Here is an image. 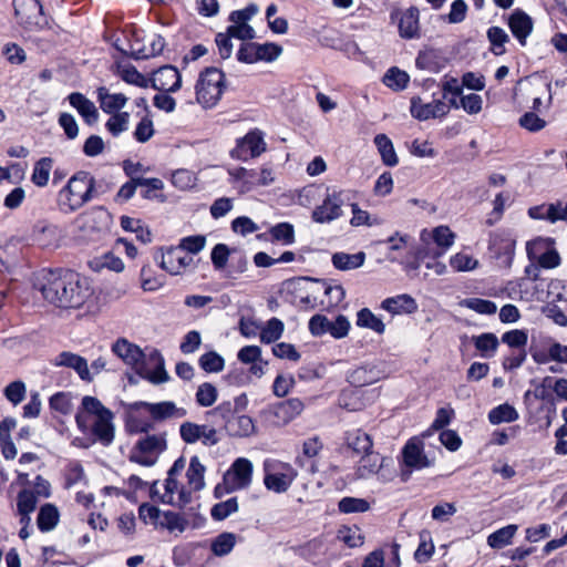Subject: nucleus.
Wrapping results in <instances>:
<instances>
[{
	"label": "nucleus",
	"instance_id": "f257e3e1",
	"mask_svg": "<svg viewBox=\"0 0 567 567\" xmlns=\"http://www.w3.org/2000/svg\"><path fill=\"white\" fill-rule=\"evenodd\" d=\"M39 290L49 303L62 309H79L93 295L85 277L66 269L43 272Z\"/></svg>",
	"mask_w": 567,
	"mask_h": 567
},
{
	"label": "nucleus",
	"instance_id": "f03ea898",
	"mask_svg": "<svg viewBox=\"0 0 567 567\" xmlns=\"http://www.w3.org/2000/svg\"><path fill=\"white\" fill-rule=\"evenodd\" d=\"M112 352L126 365L134 369L141 378L153 384L165 383L169 380L164 358L157 350L145 354L138 346L125 338H120L112 344Z\"/></svg>",
	"mask_w": 567,
	"mask_h": 567
},
{
	"label": "nucleus",
	"instance_id": "7ed1b4c3",
	"mask_svg": "<svg viewBox=\"0 0 567 567\" xmlns=\"http://www.w3.org/2000/svg\"><path fill=\"white\" fill-rule=\"evenodd\" d=\"M114 414L95 396L85 395L75 414V422L82 433L93 434L103 445L114 440Z\"/></svg>",
	"mask_w": 567,
	"mask_h": 567
},
{
	"label": "nucleus",
	"instance_id": "20e7f679",
	"mask_svg": "<svg viewBox=\"0 0 567 567\" xmlns=\"http://www.w3.org/2000/svg\"><path fill=\"white\" fill-rule=\"evenodd\" d=\"M95 178L89 172L79 171L59 192L58 204L65 213L76 212L93 198Z\"/></svg>",
	"mask_w": 567,
	"mask_h": 567
},
{
	"label": "nucleus",
	"instance_id": "39448f33",
	"mask_svg": "<svg viewBox=\"0 0 567 567\" xmlns=\"http://www.w3.org/2000/svg\"><path fill=\"white\" fill-rule=\"evenodd\" d=\"M185 466L186 461L183 456H181L174 462L173 466L168 471L165 484V488L168 494L178 493V496H186L187 494L198 492L204 487L205 467L197 456H193L190 458L189 466L186 471L187 484L179 486L177 477L182 475Z\"/></svg>",
	"mask_w": 567,
	"mask_h": 567
},
{
	"label": "nucleus",
	"instance_id": "423d86ee",
	"mask_svg": "<svg viewBox=\"0 0 567 567\" xmlns=\"http://www.w3.org/2000/svg\"><path fill=\"white\" fill-rule=\"evenodd\" d=\"M205 415L214 425L223 426L230 436L247 437L256 432L252 419L248 415H236L229 401L221 402Z\"/></svg>",
	"mask_w": 567,
	"mask_h": 567
},
{
	"label": "nucleus",
	"instance_id": "0eeeda50",
	"mask_svg": "<svg viewBox=\"0 0 567 567\" xmlns=\"http://www.w3.org/2000/svg\"><path fill=\"white\" fill-rule=\"evenodd\" d=\"M196 100L204 109H212L221 99L225 74L217 68L205 69L196 83Z\"/></svg>",
	"mask_w": 567,
	"mask_h": 567
},
{
	"label": "nucleus",
	"instance_id": "6e6552de",
	"mask_svg": "<svg viewBox=\"0 0 567 567\" xmlns=\"http://www.w3.org/2000/svg\"><path fill=\"white\" fill-rule=\"evenodd\" d=\"M252 463L245 457H238L223 476V482L215 487V496L230 494L246 488L251 483Z\"/></svg>",
	"mask_w": 567,
	"mask_h": 567
},
{
	"label": "nucleus",
	"instance_id": "1a4fd4ad",
	"mask_svg": "<svg viewBox=\"0 0 567 567\" xmlns=\"http://www.w3.org/2000/svg\"><path fill=\"white\" fill-rule=\"evenodd\" d=\"M140 518L145 524H152L157 528L167 529L171 533H183L188 523L178 513L161 511L155 506L143 504L140 506Z\"/></svg>",
	"mask_w": 567,
	"mask_h": 567
},
{
	"label": "nucleus",
	"instance_id": "9d476101",
	"mask_svg": "<svg viewBox=\"0 0 567 567\" xmlns=\"http://www.w3.org/2000/svg\"><path fill=\"white\" fill-rule=\"evenodd\" d=\"M167 449L165 434H152L137 441L131 451L130 460L143 466H153Z\"/></svg>",
	"mask_w": 567,
	"mask_h": 567
},
{
	"label": "nucleus",
	"instance_id": "9b49d317",
	"mask_svg": "<svg viewBox=\"0 0 567 567\" xmlns=\"http://www.w3.org/2000/svg\"><path fill=\"white\" fill-rule=\"evenodd\" d=\"M303 409V402L298 398H292L269 405L267 409L262 410L261 415L269 425L281 427L300 415Z\"/></svg>",
	"mask_w": 567,
	"mask_h": 567
},
{
	"label": "nucleus",
	"instance_id": "f8f14e48",
	"mask_svg": "<svg viewBox=\"0 0 567 567\" xmlns=\"http://www.w3.org/2000/svg\"><path fill=\"white\" fill-rule=\"evenodd\" d=\"M13 8L18 23L25 30L37 31L48 25L39 0H13Z\"/></svg>",
	"mask_w": 567,
	"mask_h": 567
},
{
	"label": "nucleus",
	"instance_id": "ddd939ff",
	"mask_svg": "<svg viewBox=\"0 0 567 567\" xmlns=\"http://www.w3.org/2000/svg\"><path fill=\"white\" fill-rule=\"evenodd\" d=\"M348 190L328 189V193L321 205L312 212V219L319 224H327L342 216V205L349 200Z\"/></svg>",
	"mask_w": 567,
	"mask_h": 567
},
{
	"label": "nucleus",
	"instance_id": "4468645a",
	"mask_svg": "<svg viewBox=\"0 0 567 567\" xmlns=\"http://www.w3.org/2000/svg\"><path fill=\"white\" fill-rule=\"evenodd\" d=\"M296 476L295 470L286 463L276 461L265 462L264 483L274 493H285Z\"/></svg>",
	"mask_w": 567,
	"mask_h": 567
},
{
	"label": "nucleus",
	"instance_id": "2eb2a0df",
	"mask_svg": "<svg viewBox=\"0 0 567 567\" xmlns=\"http://www.w3.org/2000/svg\"><path fill=\"white\" fill-rule=\"evenodd\" d=\"M308 327L312 336L320 337L329 333L334 339H342L348 336L351 326L343 315H339L331 321L324 315L317 313L310 318Z\"/></svg>",
	"mask_w": 567,
	"mask_h": 567
},
{
	"label": "nucleus",
	"instance_id": "dca6fc26",
	"mask_svg": "<svg viewBox=\"0 0 567 567\" xmlns=\"http://www.w3.org/2000/svg\"><path fill=\"white\" fill-rule=\"evenodd\" d=\"M266 151L264 133L258 130L249 131L244 137L237 140L236 147L231 151V157L247 161L260 156Z\"/></svg>",
	"mask_w": 567,
	"mask_h": 567
},
{
	"label": "nucleus",
	"instance_id": "f3484780",
	"mask_svg": "<svg viewBox=\"0 0 567 567\" xmlns=\"http://www.w3.org/2000/svg\"><path fill=\"white\" fill-rule=\"evenodd\" d=\"M179 435L187 444H194L202 441L204 445H216L219 442L217 430L207 424H196L184 422L179 426Z\"/></svg>",
	"mask_w": 567,
	"mask_h": 567
},
{
	"label": "nucleus",
	"instance_id": "a211bd4d",
	"mask_svg": "<svg viewBox=\"0 0 567 567\" xmlns=\"http://www.w3.org/2000/svg\"><path fill=\"white\" fill-rule=\"evenodd\" d=\"M193 262V257L185 254L178 246L161 250L159 267L169 275L178 276L184 274Z\"/></svg>",
	"mask_w": 567,
	"mask_h": 567
},
{
	"label": "nucleus",
	"instance_id": "6ab92c4d",
	"mask_svg": "<svg viewBox=\"0 0 567 567\" xmlns=\"http://www.w3.org/2000/svg\"><path fill=\"white\" fill-rule=\"evenodd\" d=\"M147 43H143L137 31L132 33L130 50L131 55L137 60H145L161 54L165 47V40L158 34H152L147 39Z\"/></svg>",
	"mask_w": 567,
	"mask_h": 567
},
{
	"label": "nucleus",
	"instance_id": "aec40b11",
	"mask_svg": "<svg viewBox=\"0 0 567 567\" xmlns=\"http://www.w3.org/2000/svg\"><path fill=\"white\" fill-rule=\"evenodd\" d=\"M410 104L411 115L419 121L443 117L450 111L447 104L442 100L424 103L420 96H413Z\"/></svg>",
	"mask_w": 567,
	"mask_h": 567
},
{
	"label": "nucleus",
	"instance_id": "412c9836",
	"mask_svg": "<svg viewBox=\"0 0 567 567\" xmlns=\"http://www.w3.org/2000/svg\"><path fill=\"white\" fill-rule=\"evenodd\" d=\"M386 377V370L382 362L367 363L354 370L348 375V381L355 388H362L373 384Z\"/></svg>",
	"mask_w": 567,
	"mask_h": 567
},
{
	"label": "nucleus",
	"instance_id": "4be33fe9",
	"mask_svg": "<svg viewBox=\"0 0 567 567\" xmlns=\"http://www.w3.org/2000/svg\"><path fill=\"white\" fill-rule=\"evenodd\" d=\"M403 464L410 470H422L430 467L433 460L424 453L423 441L419 437L410 439L402 450Z\"/></svg>",
	"mask_w": 567,
	"mask_h": 567
},
{
	"label": "nucleus",
	"instance_id": "5701e85b",
	"mask_svg": "<svg viewBox=\"0 0 567 567\" xmlns=\"http://www.w3.org/2000/svg\"><path fill=\"white\" fill-rule=\"evenodd\" d=\"M136 406L144 408L154 420L182 419L187 414L186 409L178 408L172 401H163L158 403L137 402Z\"/></svg>",
	"mask_w": 567,
	"mask_h": 567
},
{
	"label": "nucleus",
	"instance_id": "b1692460",
	"mask_svg": "<svg viewBox=\"0 0 567 567\" xmlns=\"http://www.w3.org/2000/svg\"><path fill=\"white\" fill-rule=\"evenodd\" d=\"M182 84L179 72L172 65H164L154 72L152 86L162 92H176Z\"/></svg>",
	"mask_w": 567,
	"mask_h": 567
},
{
	"label": "nucleus",
	"instance_id": "393cba45",
	"mask_svg": "<svg viewBox=\"0 0 567 567\" xmlns=\"http://www.w3.org/2000/svg\"><path fill=\"white\" fill-rule=\"evenodd\" d=\"M52 364L55 367H66L75 370L83 381L93 380V375H91L90 369L87 367V361L83 357L73 352L63 351L59 353L52 360Z\"/></svg>",
	"mask_w": 567,
	"mask_h": 567
},
{
	"label": "nucleus",
	"instance_id": "a878e982",
	"mask_svg": "<svg viewBox=\"0 0 567 567\" xmlns=\"http://www.w3.org/2000/svg\"><path fill=\"white\" fill-rule=\"evenodd\" d=\"M508 25L513 35L522 45H525L526 39L533 30L532 18L522 10H515L509 17Z\"/></svg>",
	"mask_w": 567,
	"mask_h": 567
},
{
	"label": "nucleus",
	"instance_id": "bb28decb",
	"mask_svg": "<svg viewBox=\"0 0 567 567\" xmlns=\"http://www.w3.org/2000/svg\"><path fill=\"white\" fill-rule=\"evenodd\" d=\"M143 184H148L153 188H164V183L159 178L132 177L131 181L126 182L120 187L114 197V200L120 204L130 200L135 195L138 185Z\"/></svg>",
	"mask_w": 567,
	"mask_h": 567
},
{
	"label": "nucleus",
	"instance_id": "cd10ccee",
	"mask_svg": "<svg viewBox=\"0 0 567 567\" xmlns=\"http://www.w3.org/2000/svg\"><path fill=\"white\" fill-rule=\"evenodd\" d=\"M381 308L392 315L413 313L417 309V303L410 295L402 293L384 299Z\"/></svg>",
	"mask_w": 567,
	"mask_h": 567
},
{
	"label": "nucleus",
	"instance_id": "c85d7f7f",
	"mask_svg": "<svg viewBox=\"0 0 567 567\" xmlns=\"http://www.w3.org/2000/svg\"><path fill=\"white\" fill-rule=\"evenodd\" d=\"M386 458L382 457L379 453L367 452L360 460L359 473L361 476H367L370 474H377L378 476H384V472H388L386 468Z\"/></svg>",
	"mask_w": 567,
	"mask_h": 567
},
{
	"label": "nucleus",
	"instance_id": "c756f323",
	"mask_svg": "<svg viewBox=\"0 0 567 567\" xmlns=\"http://www.w3.org/2000/svg\"><path fill=\"white\" fill-rule=\"evenodd\" d=\"M69 102L74 109H76V111L89 125H93L97 122L99 112L96 106L83 94L79 92L71 93L69 95Z\"/></svg>",
	"mask_w": 567,
	"mask_h": 567
},
{
	"label": "nucleus",
	"instance_id": "7c9ffc66",
	"mask_svg": "<svg viewBox=\"0 0 567 567\" xmlns=\"http://www.w3.org/2000/svg\"><path fill=\"white\" fill-rule=\"evenodd\" d=\"M96 94L102 111L107 114L120 113L127 102L123 93H110L104 86L99 87Z\"/></svg>",
	"mask_w": 567,
	"mask_h": 567
},
{
	"label": "nucleus",
	"instance_id": "2f4dec72",
	"mask_svg": "<svg viewBox=\"0 0 567 567\" xmlns=\"http://www.w3.org/2000/svg\"><path fill=\"white\" fill-rule=\"evenodd\" d=\"M399 33L404 39L420 37L419 10L416 8H410L401 13Z\"/></svg>",
	"mask_w": 567,
	"mask_h": 567
},
{
	"label": "nucleus",
	"instance_id": "473e14b6",
	"mask_svg": "<svg viewBox=\"0 0 567 567\" xmlns=\"http://www.w3.org/2000/svg\"><path fill=\"white\" fill-rule=\"evenodd\" d=\"M332 265L339 270H351L361 267L365 261V254L359 251L357 254L336 252L332 255Z\"/></svg>",
	"mask_w": 567,
	"mask_h": 567
},
{
	"label": "nucleus",
	"instance_id": "72a5a7b5",
	"mask_svg": "<svg viewBox=\"0 0 567 567\" xmlns=\"http://www.w3.org/2000/svg\"><path fill=\"white\" fill-rule=\"evenodd\" d=\"M410 239L411 237L409 235L395 231L386 240L379 241V244L388 245L389 251L386 254V259L391 262H395L400 261L398 255L409 246Z\"/></svg>",
	"mask_w": 567,
	"mask_h": 567
},
{
	"label": "nucleus",
	"instance_id": "f704fd0d",
	"mask_svg": "<svg viewBox=\"0 0 567 567\" xmlns=\"http://www.w3.org/2000/svg\"><path fill=\"white\" fill-rule=\"evenodd\" d=\"M52 167L53 159L51 157H41L34 163L33 172L31 174V182L38 187L47 186Z\"/></svg>",
	"mask_w": 567,
	"mask_h": 567
},
{
	"label": "nucleus",
	"instance_id": "c9c22d12",
	"mask_svg": "<svg viewBox=\"0 0 567 567\" xmlns=\"http://www.w3.org/2000/svg\"><path fill=\"white\" fill-rule=\"evenodd\" d=\"M374 144L384 165L395 166L398 164L399 159L394 151L393 143L385 134L375 135Z\"/></svg>",
	"mask_w": 567,
	"mask_h": 567
},
{
	"label": "nucleus",
	"instance_id": "e433bc0d",
	"mask_svg": "<svg viewBox=\"0 0 567 567\" xmlns=\"http://www.w3.org/2000/svg\"><path fill=\"white\" fill-rule=\"evenodd\" d=\"M60 514L58 508L52 504H45L40 508L38 514V528L41 532L52 530L59 523Z\"/></svg>",
	"mask_w": 567,
	"mask_h": 567
},
{
	"label": "nucleus",
	"instance_id": "4c0bfd02",
	"mask_svg": "<svg viewBox=\"0 0 567 567\" xmlns=\"http://www.w3.org/2000/svg\"><path fill=\"white\" fill-rule=\"evenodd\" d=\"M410 81V75L396 66L390 68L383 75L382 82L393 91L404 90Z\"/></svg>",
	"mask_w": 567,
	"mask_h": 567
},
{
	"label": "nucleus",
	"instance_id": "58836bf2",
	"mask_svg": "<svg viewBox=\"0 0 567 567\" xmlns=\"http://www.w3.org/2000/svg\"><path fill=\"white\" fill-rule=\"evenodd\" d=\"M285 324L278 318L269 319L265 326L260 329V341L262 343L269 344L279 340L284 333Z\"/></svg>",
	"mask_w": 567,
	"mask_h": 567
},
{
	"label": "nucleus",
	"instance_id": "ea45409f",
	"mask_svg": "<svg viewBox=\"0 0 567 567\" xmlns=\"http://www.w3.org/2000/svg\"><path fill=\"white\" fill-rule=\"evenodd\" d=\"M473 342L483 358H492L499 344L497 337L492 332L473 337Z\"/></svg>",
	"mask_w": 567,
	"mask_h": 567
},
{
	"label": "nucleus",
	"instance_id": "a19ab883",
	"mask_svg": "<svg viewBox=\"0 0 567 567\" xmlns=\"http://www.w3.org/2000/svg\"><path fill=\"white\" fill-rule=\"evenodd\" d=\"M348 446L358 454H365L372 449V440L365 432L354 430L347 434Z\"/></svg>",
	"mask_w": 567,
	"mask_h": 567
},
{
	"label": "nucleus",
	"instance_id": "79ce46f5",
	"mask_svg": "<svg viewBox=\"0 0 567 567\" xmlns=\"http://www.w3.org/2000/svg\"><path fill=\"white\" fill-rule=\"evenodd\" d=\"M357 326L370 329L379 334L385 331V324L370 309L363 308L357 313Z\"/></svg>",
	"mask_w": 567,
	"mask_h": 567
},
{
	"label": "nucleus",
	"instance_id": "37998d69",
	"mask_svg": "<svg viewBox=\"0 0 567 567\" xmlns=\"http://www.w3.org/2000/svg\"><path fill=\"white\" fill-rule=\"evenodd\" d=\"M553 343V338L543 337L538 340H533L529 347V353L537 364L549 363L548 348Z\"/></svg>",
	"mask_w": 567,
	"mask_h": 567
},
{
	"label": "nucleus",
	"instance_id": "c03bdc74",
	"mask_svg": "<svg viewBox=\"0 0 567 567\" xmlns=\"http://www.w3.org/2000/svg\"><path fill=\"white\" fill-rule=\"evenodd\" d=\"M518 417V412L508 403L501 404L488 412V421L494 425L504 422H514Z\"/></svg>",
	"mask_w": 567,
	"mask_h": 567
},
{
	"label": "nucleus",
	"instance_id": "a18cd8bd",
	"mask_svg": "<svg viewBox=\"0 0 567 567\" xmlns=\"http://www.w3.org/2000/svg\"><path fill=\"white\" fill-rule=\"evenodd\" d=\"M516 530V525H507L503 528H499L487 537V544L492 548H503L511 544Z\"/></svg>",
	"mask_w": 567,
	"mask_h": 567
},
{
	"label": "nucleus",
	"instance_id": "49530a36",
	"mask_svg": "<svg viewBox=\"0 0 567 567\" xmlns=\"http://www.w3.org/2000/svg\"><path fill=\"white\" fill-rule=\"evenodd\" d=\"M237 536L233 533H221L212 542V551L216 556L229 554L236 545Z\"/></svg>",
	"mask_w": 567,
	"mask_h": 567
},
{
	"label": "nucleus",
	"instance_id": "de8ad7c7",
	"mask_svg": "<svg viewBox=\"0 0 567 567\" xmlns=\"http://www.w3.org/2000/svg\"><path fill=\"white\" fill-rule=\"evenodd\" d=\"M553 245H555V240L553 238L537 237L533 240L527 241L526 254L528 260L532 262H536L538 258Z\"/></svg>",
	"mask_w": 567,
	"mask_h": 567
},
{
	"label": "nucleus",
	"instance_id": "09e8293b",
	"mask_svg": "<svg viewBox=\"0 0 567 567\" xmlns=\"http://www.w3.org/2000/svg\"><path fill=\"white\" fill-rule=\"evenodd\" d=\"M434 554V544L429 532L422 530L420 533V543L414 553V559L420 563H426Z\"/></svg>",
	"mask_w": 567,
	"mask_h": 567
},
{
	"label": "nucleus",
	"instance_id": "8fccbe9b",
	"mask_svg": "<svg viewBox=\"0 0 567 567\" xmlns=\"http://www.w3.org/2000/svg\"><path fill=\"white\" fill-rule=\"evenodd\" d=\"M337 538L350 548L360 547L364 537L358 527L342 526L337 533Z\"/></svg>",
	"mask_w": 567,
	"mask_h": 567
},
{
	"label": "nucleus",
	"instance_id": "3c124183",
	"mask_svg": "<svg viewBox=\"0 0 567 567\" xmlns=\"http://www.w3.org/2000/svg\"><path fill=\"white\" fill-rule=\"evenodd\" d=\"M432 237L435 244L442 248L435 256H442L453 244L455 239L454 233L447 226H439L432 230Z\"/></svg>",
	"mask_w": 567,
	"mask_h": 567
},
{
	"label": "nucleus",
	"instance_id": "603ef678",
	"mask_svg": "<svg viewBox=\"0 0 567 567\" xmlns=\"http://www.w3.org/2000/svg\"><path fill=\"white\" fill-rule=\"evenodd\" d=\"M199 367L207 373L220 372L225 367V360L215 351H209L200 355Z\"/></svg>",
	"mask_w": 567,
	"mask_h": 567
},
{
	"label": "nucleus",
	"instance_id": "864d4df0",
	"mask_svg": "<svg viewBox=\"0 0 567 567\" xmlns=\"http://www.w3.org/2000/svg\"><path fill=\"white\" fill-rule=\"evenodd\" d=\"M130 123V114L127 112H120L111 114V117L105 123V128L114 136H118L127 131Z\"/></svg>",
	"mask_w": 567,
	"mask_h": 567
},
{
	"label": "nucleus",
	"instance_id": "5fc2aeb1",
	"mask_svg": "<svg viewBox=\"0 0 567 567\" xmlns=\"http://www.w3.org/2000/svg\"><path fill=\"white\" fill-rule=\"evenodd\" d=\"M502 342L515 350H525L528 333L524 329L509 330L502 336Z\"/></svg>",
	"mask_w": 567,
	"mask_h": 567
},
{
	"label": "nucleus",
	"instance_id": "6e6d98bb",
	"mask_svg": "<svg viewBox=\"0 0 567 567\" xmlns=\"http://www.w3.org/2000/svg\"><path fill=\"white\" fill-rule=\"evenodd\" d=\"M487 38L492 44V52L495 55L505 53L504 44L509 40L508 34L499 27H491L487 30Z\"/></svg>",
	"mask_w": 567,
	"mask_h": 567
},
{
	"label": "nucleus",
	"instance_id": "4d7b16f0",
	"mask_svg": "<svg viewBox=\"0 0 567 567\" xmlns=\"http://www.w3.org/2000/svg\"><path fill=\"white\" fill-rule=\"evenodd\" d=\"M351 210H352V218L350 219V224L353 227L359 226H378L381 225L382 221L378 217H371V215L359 207L358 204L353 203L351 204Z\"/></svg>",
	"mask_w": 567,
	"mask_h": 567
},
{
	"label": "nucleus",
	"instance_id": "13d9d810",
	"mask_svg": "<svg viewBox=\"0 0 567 567\" xmlns=\"http://www.w3.org/2000/svg\"><path fill=\"white\" fill-rule=\"evenodd\" d=\"M271 237L282 245H291L295 243V228L289 223H279L269 230Z\"/></svg>",
	"mask_w": 567,
	"mask_h": 567
},
{
	"label": "nucleus",
	"instance_id": "bf43d9fd",
	"mask_svg": "<svg viewBox=\"0 0 567 567\" xmlns=\"http://www.w3.org/2000/svg\"><path fill=\"white\" fill-rule=\"evenodd\" d=\"M461 305L481 315H494L497 311L495 302L481 298H467Z\"/></svg>",
	"mask_w": 567,
	"mask_h": 567
},
{
	"label": "nucleus",
	"instance_id": "052dcab7",
	"mask_svg": "<svg viewBox=\"0 0 567 567\" xmlns=\"http://www.w3.org/2000/svg\"><path fill=\"white\" fill-rule=\"evenodd\" d=\"M229 175L233 181L243 182L241 192L250 190L254 186H256V176L257 172L255 169H247L245 167H237L234 169H229Z\"/></svg>",
	"mask_w": 567,
	"mask_h": 567
},
{
	"label": "nucleus",
	"instance_id": "680f3d73",
	"mask_svg": "<svg viewBox=\"0 0 567 567\" xmlns=\"http://www.w3.org/2000/svg\"><path fill=\"white\" fill-rule=\"evenodd\" d=\"M217 389L209 382L200 384L196 392V402L198 405L208 408L212 406L217 400Z\"/></svg>",
	"mask_w": 567,
	"mask_h": 567
},
{
	"label": "nucleus",
	"instance_id": "e2e57ef3",
	"mask_svg": "<svg viewBox=\"0 0 567 567\" xmlns=\"http://www.w3.org/2000/svg\"><path fill=\"white\" fill-rule=\"evenodd\" d=\"M450 265L454 271H471L477 268L478 260L471 255L457 252L451 257Z\"/></svg>",
	"mask_w": 567,
	"mask_h": 567
},
{
	"label": "nucleus",
	"instance_id": "0e129e2a",
	"mask_svg": "<svg viewBox=\"0 0 567 567\" xmlns=\"http://www.w3.org/2000/svg\"><path fill=\"white\" fill-rule=\"evenodd\" d=\"M172 184L182 190H187L196 185V176L188 169H177L172 174Z\"/></svg>",
	"mask_w": 567,
	"mask_h": 567
},
{
	"label": "nucleus",
	"instance_id": "69168bd1",
	"mask_svg": "<svg viewBox=\"0 0 567 567\" xmlns=\"http://www.w3.org/2000/svg\"><path fill=\"white\" fill-rule=\"evenodd\" d=\"M2 55L10 64H22L27 60L25 51L17 43L9 42L2 48Z\"/></svg>",
	"mask_w": 567,
	"mask_h": 567
},
{
	"label": "nucleus",
	"instance_id": "338daca9",
	"mask_svg": "<svg viewBox=\"0 0 567 567\" xmlns=\"http://www.w3.org/2000/svg\"><path fill=\"white\" fill-rule=\"evenodd\" d=\"M25 392V384L22 381H13L9 383L3 390L4 396L13 405H18L24 400Z\"/></svg>",
	"mask_w": 567,
	"mask_h": 567
},
{
	"label": "nucleus",
	"instance_id": "774afa93",
	"mask_svg": "<svg viewBox=\"0 0 567 567\" xmlns=\"http://www.w3.org/2000/svg\"><path fill=\"white\" fill-rule=\"evenodd\" d=\"M50 408L61 414L72 411V396L70 393L58 392L50 398Z\"/></svg>",
	"mask_w": 567,
	"mask_h": 567
}]
</instances>
